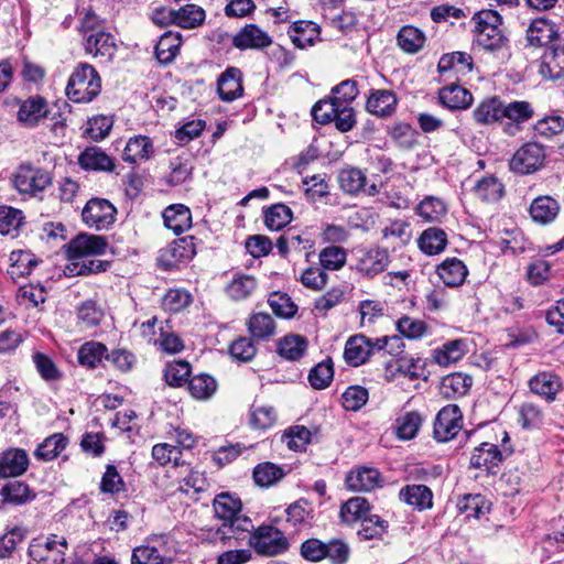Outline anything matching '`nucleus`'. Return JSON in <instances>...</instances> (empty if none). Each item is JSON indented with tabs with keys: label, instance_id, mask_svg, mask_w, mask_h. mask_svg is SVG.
Instances as JSON below:
<instances>
[{
	"label": "nucleus",
	"instance_id": "393cba45",
	"mask_svg": "<svg viewBox=\"0 0 564 564\" xmlns=\"http://www.w3.org/2000/svg\"><path fill=\"white\" fill-rule=\"evenodd\" d=\"M154 154L153 142L149 137L134 135L124 147L122 160L128 163L150 160Z\"/></svg>",
	"mask_w": 564,
	"mask_h": 564
},
{
	"label": "nucleus",
	"instance_id": "a878e982",
	"mask_svg": "<svg viewBox=\"0 0 564 564\" xmlns=\"http://www.w3.org/2000/svg\"><path fill=\"white\" fill-rule=\"evenodd\" d=\"M399 498L419 511L433 506V492L425 485H408L400 490Z\"/></svg>",
	"mask_w": 564,
	"mask_h": 564
},
{
	"label": "nucleus",
	"instance_id": "c9c22d12",
	"mask_svg": "<svg viewBox=\"0 0 564 564\" xmlns=\"http://www.w3.org/2000/svg\"><path fill=\"white\" fill-rule=\"evenodd\" d=\"M247 327L252 338L258 340L270 339L275 334V323L268 313H254L248 322Z\"/></svg>",
	"mask_w": 564,
	"mask_h": 564
},
{
	"label": "nucleus",
	"instance_id": "79ce46f5",
	"mask_svg": "<svg viewBox=\"0 0 564 564\" xmlns=\"http://www.w3.org/2000/svg\"><path fill=\"white\" fill-rule=\"evenodd\" d=\"M474 117L477 122L484 124L501 121L502 102L497 97L486 99L474 110Z\"/></svg>",
	"mask_w": 564,
	"mask_h": 564
},
{
	"label": "nucleus",
	"instance_id": "6ab92c4d",
	"mask_svg": "<svg viewBox=\"0 0 564 564\" xmlns=\"http://www.w3.org/2000/svg\"><path fill=\"white\" fill-rule=\"evenodd\" d=\"M438 100L449 110H463L473 104V95L463 86L449 84L438 90Z\"/></svg>",
	"mask_w": 564,
	"mask_h": 564
},
{
	"label": "nucleus",
	"instance_id": "864d4df0",
	"mask_svg": "<svg viewBox=\"0 0 564 564\" xmlns=\"http://www.w3.org/2000/svg\"><path fill=\"white\" fill-rule=\"evenodd\" d=\"M458 508L468 518L479 519L490 511V502L481 495H467L458 502Z\"/></svg>",
	"mask_w": 564,
	"mask_h": 564
},
{
	"label": "nucleus",
	"instance_id": "37998d69",
	"mask_svg": "<svg viewBox=\"0 0 564 564\" xmlns=\"http://www.w3.org/2000/svg\"><path fill=\"white\" fill-rule=\"evenodd\" d=\"M347 250L339 246H328L321 250L318 260L321 268L326 271H338L347 262Z\"/></svg>",
	"mask_w": 564,
	"mask_h": 564
},
{
	"label": "nucleus",
	"instance_id": "c85d7f7f",
	"mask_svg": "<svg viewBox=\"0 0 564 564\" xmlns=\"http://www.w3.org/2000/svg\"><path fill=\"white\" fill-rule=\"evenodd\" d=\"M503 459L502 452L492 443H481L471 454L470 466L490 470L498 466Z\"/></svg>",
	"mask_w": 564,
	"mask_h": 564
},
{
	"label": "nucleus",
	"instance_id": "cd10ccee",
	"mask_svg": "<svg viewBox=\"0 0 564 564\" xmlns=\"http://www.w3.org/2000/svg\"><path fill=\"white\" fill-rule=\"evenodd\" d=\"M164 225L175 235H181L192 226V214L188 207L182 204L171 205L163 212Z\"/></svg>",
	"mask_w": 564,
	"mask_h": 564
},
{
	"label": "nucleus",
	"instance_id": "680f3d73",
	"mask_svg": "<svg viewBox=\"0 0 564 564\" xmlns=\"http://www.w3.org/2000/svg\"><path fill=\"white\" fill-rule=\"evenodd\" d=\"M191 365L185 360L169 362L164 370V377L170 386L180 387L188 380Z\"/></svg>",
	"mask_w": 564,
	"mask_h": 564
},
{
	"label": "nucleus",
	"instance_id": "e433bc0d",
	"mask_svg": "<svg viewBox=\"0 0 564 564\" xmlns=\"http://www.w3.org/2000/svg\"><path fill=\"white\" fill-rule=\"evenodd\" d=\"M193 254V246L185 239H181L162 252V265L164 269H172L180 262L192 258Z\"/></svg>",
	"mask_w": 564,
	"mask_h": 564
},
{
	"label": "nucleus",
	"instance_id": "f257e3e1",
	"mask_svg": "<svg viewBox=\"0 0 564 564\" xmlns=\"http://www.w3.org/2000/svg\"><path fill=\"white\" fill-rule=\"evenodd\" d=\"M101 90V78L94 66L79 64L68 78L66 95L74 102H90Z\"/></svg>",
	"mask_w": 564,
	"mask_h": 564
},
{
	"label": "nucleus",
	"instance_id": "c03bdc74",
	"mask_svg": "<svg viewBox=\"0 0 564 564\" xmlns=\"http://www.w3.org/2000/svg\"><path fill=\"white\" fill-rule=\"evenodd\" d=\"M370 505L362 497H354L341 505L340 519L345 523H354L361 521L367 514H369Z\"/></svg>",
	"mask_w": 564,
	"mask_h": 564
},
{
	"label": "nucleus",
	"instance_id": "7c9ffc66",
	"mask_svg": "<svg viewBox=\"0 0 564 564\" xmlns=\"http://www.w3.org/2000/svg\"><path fill=\"white\" fill-rule=\"evenodd\" d=\"M215 516L223 521V527H228V521L241 512V501L239 498L221 492L217 495L213 502Z\"/></svg>",
	"mask_w": 564,
	"mask_h": 564
},
{
	"label": "nucleus",
	"instance_id": "f3484780",
	"mask_svg": "<svg viewBox=\"0 0 564 564\" xmlns=\"http://www.w3.org/2000/svg\"><path fill=\"white\" fill-rule=\"evenodd\" d=\"M389 262L390 256L387 249L370 248L358 259L357 270L369 278H373L383 272Z\"/></svg>",
	"mask_w": 564,
	"mask_h": 564
},
{
	"label": "nucleus",
	"instance_id": "a19ab883",
	"mask_svg": "<svg viewBox=\"0 0 564 564\" xmlns=\"http://www.w3.org/2000/svg\"><path fill=\"white\" fill-rule=\"evenodd\" d=\"M474 194L484 202H497L503 195V185L495 176H485L477 181L474 188Z\"/></svg>",
	"mask_w": 564,
	"mask_h": 564
},
{
	"label": "nucleus",
	"instance_id": "5fc2aeb1",
	"mask_svg": "<svg viewBox=\"0 0 564 564\" xmlns=\"http://www.w3.org/2000/svg\"><path fill=\"white\" fill-rule=\"evenodd\" d=\"M422 425V417L415 411L406 412L397 419V435L401 440L415 437Z\"/></svg>",
	"mask_w": 564,
	"mask_h": 564
},
{
	"label": "nucleus",
	"instance_id": "b1692460",
	"mask_svg": "<svg viewBox=\"0 0 564 564\" xmlns=\"http://www.w3.org/2000/svg\"><path fill=\"white\" fill-rule=\"evenodd\" d=\"M529 213L534 223L549 225L556 219L560 213V204L549 195L539 196L532 200Z\"/></svg>",
	"mask_w": 564,
	"mask_h": 564
},
{
	"label": "nucleus",
	"instance_id": "3c124183",
	"mask_svg": "<svg viewBox=\"0 0 564 564\" xmlns=\"http://www.w3.org/2000/svg\"><path fill=\"white\" fill-rule=\"evenodd\" d=\"M284 470L273 463L258 464L253 469L254 482L260 487H270L284 477Z\"/></svg>",
	"mask_w": 564,
	"mask_h": 564
},
{
	"label": "nucleus",
	"instance_id": "69168bd1",
	"mask_svg": "<svg viewBox=\"0 0 564 564\" xmlns=\"http://www.w3.org/2000/svg\"><path fill=\"white\" fill-rule=\"evenodd\" d=\"M503 119H509L513 123H522L533 116V109L528 101H512L508 105L502 104Z\"/></svg>",
	"mask_w": 564,
	"mask_h": 564
},
{
	"label": "nucleus",
	"instance_id": "f8f14e48",
	"mask_svg": "<svg viewBox=\"0 0 564 564\" xmlns=\"http://www.w3.org/2000/svg\"><path fill=\"white\" fill-rule=\"evenodd\" d=\"M85 50L94 57L110 62L117 52L116 39L105 30H97V32L86 35Z\"/></svg>",
	"mask_w": 564,
	"mask_h": 564
},
{
	"label": "nucleus",
	"instance_id": "6e6d98bb",
	"mask_svg": "<svg viewBox=\"0 0 564 564\" xmlns=\"http://www.w3.org/2000/svg\"><path fill=\"white\" fill-rule=\"evenodd\" d=\"M473 384L471 377L460 372L452 373L442 381V389L446 397L464 395Z\"/></svg>",
	"mask_w": 564,
	"mask_h": 564
},
{
	"label": "nucleus",
	"instance_id": "473e14b6",
	"mask_svg": "<svg viewBox=\"0 0 564 564\" xmlns=\"http://www.w3.org/2000/svg\"><path fill=\"white\" fill-rule=\"evenodd\" d=\"M420 250L427 254H438L447 246V235L443 229L431 227L425 229L417 239Z\"/></svg>",
	"mask_w": 564,
	"mask_h": 564
},
{
	"label": "nucleus",
	"instance_id": "0e129e2a",
	"mask_svg": "<svg viewBox=\"0 0 564 564\" xmlns=\"http://www.w3.org/2000/svg\"><path fill=\"white\" fill-rule=\"evenodd\" d=\"M464 356V343L462 340H452L443 345L436 351L435 361L440 366H449L457 362Z\"/></svg>",
	"mask_w": 564,
	"mask_h": 564
},
{
	"label": "nucleus",
	"instance_id": "4d7b16f0",
	"mask_svg": "<svg viewBox=\"0 0 564 564\" xmlns=\"http://www.w3.org/2000/svg\"><path fill=\"white\" fill-rule=\"evenodd\" d=\"M182 451L178 446L167 443L156 444L152 448V457L162 466L173 463L174 466L184 465Z\"/></svg>",
	"mask_w": 564,
	"mask_h": 564
},
{
	"label": "nucleus",
	"instance_id": "39448f33",
	"mask_svg": "<svg viewBox=\"0 0 564 564\" xmlns=\"http://www.w3.org/2000/svg\"><path fill=\"white\" fill-rule=\"evenodd\" d=\"M117 208L106 198L89 199L82 210L85 225L97 231L109 229L116 221Z\"/></svg>",
	"mask_w": 564,
	"mask_h": 564
},
{
	"label": "nucleus",
	"instance_id": "9b49d317",
	"mask_svg": "<svg viewBox=\"0 0 564 564\" xmlns=\"http://www.w3.org/2000/svg\"><path fill=\"white\" fill-rule=\"evenodd\" d=\"M338 182L340 188L347 194L356 195L364 192L369 196H375L379 193L377 184L367 186L366 173L357 167L343 169L338 174Z\"/></svg>",
	"mask_w": 564,
	"mask_h": 564
},
{
	"label": "nucleus",
	"instance_id": "20e7f679",
	"mask_svg": "<svg viewBox=\"0 0 564 564\" xmlns=\"http://www.w3.org/2000/svg\"><path fill=\"white\" fill-rule=\"evenodd\" d=\"M249 545L258 555L276 556L289 550L290 542L280 529L272 524H262L250 534Z\"/></svg>",
	"mask_w": 564,
	"mask_h": 564
},
{
	"label": "nucleus",
	"instance_id": "5701e85b",
	"mask_svg": "<svg viewBox=\"0 0 564 564\" xmlns=\"http://www.w3.org/2000/svg\"><path fill=\"white\" fill-rule=\"evenodd\" d=\"M78 164L85 171L112 172L115 161L100 148H86L78 156Z\"/></svg>",
	"mask_w": 564,
	"mask_h": 564
},
{
	"label": "nucleus",
	"instance_id": "e2e57ef3",
	"mask_svg": "<svg viewBox=\"0 0 564 564\" xmlns=\"http://www.w3.org/2000/svg\"><path fill=\"white\" fill-rule=\"evenodd\" d=\"M452 68L457 72L470 70L473 68L471 56L463 52L443 55L438 62V70L443 73Z\"/></svg>",
	"mask_w": 564,
	"mask_h": 564
},
{
	"label": "nucleus",
	"instance_id": "58836bf2",
	"mask_svg": "<svg viewBox=\"0 0 564 564\" xmlns=\"http://www.w3.org/2000/svg\"><path fill=\"white\" fill-rule=\"evenodd\" d=\"M0 496L3 502L12 505H23L35 498V494L22 481H10L6 484L0 490Z\"/></svg>",
	"mask_w": 564,
	"mask_h": 564
},
{
	"label": "nucleus",
	"instance_id": "ea45409f",
	"mask_svg": "<svg viewBox=\"0 0 564 564\" xmlns=\"http://www.w3.org/2000/svg\"><path fill=\"white\" fill-rule=\"evenodd\" d=\"M425 40L424 33L413 25L402 26L397 35L400 48L411 54L423 48Z\"/></svg>",
	"mask_w": 564,
	"mask_h": 564
},
{
	"label": "nucleus",
	"instance_id": "4be33fe9",
	"mask_svg": "<svg viewBox=\"0 0 564 564\" xmlns=\"http://www.w3.org/2000/svg\"><path fill=\"white\" fill-rule=\"evenodd\" d=\"M241 77V70L236 67L227 68L220 75L217 83V90L221 100L230 102L241 97L243 93Z\"/></svg>",
	"mask_w": 564,
	"mask_h": 564
},
{
	"label": "nucleus",
	"instance_id": "13d9d810",
	"mask_svg": "<svg viewBox=\"0 0 564 564\" xmlns=\"http://www.w3.org/2000/svg\"><path fill=\"white\" fill-rule=\"evenodd\" d=\"M358 535L364 540L381 538L388 528V522L377 514H367L361 521Z\"/></svg>",
	"mask_w": 564,
	"mask_h": 564
},
{
	"label": "nucleus",
	"instance_id": "dca6fc26",
	"mask_svg": "<svg viewBox=\"0 0 564 564\" xmlns=\"http://www.w3.org/2000/svg\"><path fill=\"white\" fill-rule=\"evenodd\" d=\"M48 115V105L41 96H32L22 101L18 111V120L25 127L33 128Z\"/></svg>",
	"mask_w": 564,
	"mask_h": 564
},
{
	"label": "nucleus",
	"instance_id": "6e6552de",
	"mask_svg": "<svg viewBox=\"0 0 564 564\" xmlns=\"http://www.w3.org/2000/svg\"><path fill=\"white\" fill-rule=\"evenodd\" d=\"M462 429V412L455 404L444 406L438 411L434 422V437L438 442H448Z\"/></svg>",
	"mask_w": 564,
	"mask_h": 564
},
{
	"label": "nucleus",
	"instance_id": "bb28decb",
	"mask_svg": "<svg viewBox=\"0 0 564 564\" xmlns=\"http://www.w3.org/2000/svg\"><path fill=\"white\" fill-rule=\"evenodd\" d=\"M397 97L393 91L388 89L372 90L366 102V109L372 115L387 117L394 112Z\"/></svg>",
	"mask_w": 564,
	"mask_h": 564
},
{
	"label": "nucleus",
	"instance_id": "412c9836",
	"mask_svg": "<svg viewBox=\"0 0 564 564\" xmlns=\"http://www.w3.org/2000/svg\"><path fill=\"white\" fill-rule=\"evenodd\" d=\"M382 482L380 473L371 467H358L346 477V485L354 491H370L380 487Z\"/></svg>",
	"mask_w": 564,
	"mask_h": 564
},
{
	"label": "nucleus",
	"instance_id": "09e8293b",
	"mask_svg": "<svg viewBox=\"0 0 564 564\" xmlns=\"http://www.w3.org/2000/svg\"><path fill=\"white\" fill-rule=\"evenodd\" d=\"M66 445L67 438L63 434L56 433L46 437L44 442L37 446L34 455L37 459L50 462L56 458Z\"/></svg>",
	"mask_w": 564,
	"mask_h": 564
},
{
	"label": "nucleus",
	"instance_id": "72a5a7b5",
	"mask_svg": "<svg viewBox=\"0 0 564 564\" xmlns=\"http://www.w3.org/2000/svg\"><path fill=\"white\" fill-rule=\"evenodd\" d=\"M254 525L251 519L241 512L237 514L235 518L228 521V527H221L219 532L223 534L221 539L224 541H228L231 539L235 540H245L248 539V543L250 542V534L254 531Z\"/></svg>",
	"mask_w": 564,
	"mask_h": 564
},
{
	"label": "nucleus",
	"instance_id": "c756f323",
	"mask_svg": "<svg viewBox=\"0 0 564 564\" xmlns=\"http://www.w3.org/2000/svg\"><path fill=\"white\" fill-rule=\"evenodd\" d=\"M258 289V281L251 274L237 273L226 286L227 295L234 301L249 299Z\"/></svg>",
	"mask_w": 564,
	"mask_h": 564
},
{
	"label": "nucleus",
	"instance_id": "ddd939ff",
	"mask_svg": "<svg viewBox=\"0 0 564 564\" xmlns=\"http://www.w3.org/2000/svg\"><path fill=\"white\" fill-rule=\"evenodd\" d=\"M530 391L546 402H553L562 389L560 377L551 371H541L529 380Z\"/></svg>",
	"mask_w": 564,
	"mask_h": 564
},
{
	"label": "nucleus",
	"instance_id": "a18cd8bd",
	"mask_svg": "<svg viewBox=\"0 0 564 564\" xmlns=\"http://www.w3.org/2000/svg\"><path fill=\"white\" fill-rule=\"evenodd\" d=\"M291 208L282 203L274 204L264 210V224L270 230H280L292 221Z\"/></svg>",
	"mask_w": 564,
	"mask_h": 564
},
{
	"label": "nucleus",
	"instance_id": "4c0bfd02",
	"mask_svg": "<svg viewBox=\"0 0 564 564\" xmlns=\"http://www.w3.org/2000/svg\"><path fill=\"white\" fill-rule=\"evenodd\" d=\"M206 18L205 10L197 4H185L175 10V25L182 29L200 26Z\"/></svg>",
	"mask_w": 564,
	"mask_h": 564
},
{
	"label": "nucleus",
	"instance_id": "2eb2a0df",
	"mask_svg": "<svg viewBox=\"0 0 564 564\" xmlns=\"http://www.w3.org/2000/svg\"><path fill=\"white\" fill-rule=\"evenodd\" d=\"M271 43L270 35L256 24L246 25L232 39V45L239 50H261Z\"/></svg>",
	"mask_w": 564,
	"mask_h": 564
},
{
	"label": "nucleus",
	"instance_id": "f704fd0d",
	"mask_svg": "<svg viewBox=\"0 0 564 564\" xmlns=\"http://www.w3.org/2000/svg\"><path fill=\"white\" fill-rule=\"evenodd\" d=\"M182 44V35L178 32L167 31L161 35L155 45V56L161 64L171 63L177 55Z\"/></svg>",
	"mask_w": 564,
	"mask_h": 564
},
{
	"label": "nucleus",
	"instance_id": "1a4fd4ad",
	"mask_svg": "<svg viewBox=\"0 0 564 564\" xmlns=\"http://www.w3.org/2000/svg\"><path fill=\"white\" fill-rule=\"evenodd\" d=\"M108 241L104 236L79 234L67 245L69 259H80L90 256H99L106 252Z\"/></svg>",
	"mask_w": 564,
	"mask_h": 564
},
{
	"label": "nucleus",
	"instance_id": "9d476101",
	"mask_svg": "<svg viewBox=\"0 0 564 564\" xmlns=\"http://www.w3.org/2000/svg\"><path fill=\"white\" fill-rule=\"evenodd\" d=\"M377 351L373 340L362 334L350 336L345 345L344 358L351 367L364 365Z\"/></svg>",
	"mask_w": 564,
	"mask_h": 564
},
{
	"label": "nucleus",
	"instance_id": "338daca9",
	"mask_svg": "<svg viewBox=\"0 0 564 564\" xmlns=\"http://www.w3.org/2000/svg\"><path fill=\"white\" fill-rule=\"evenodd\" d=\"M311 432L305 426H292L282 436V441L292 451H303L310 442Z\"/></svg>",
	"mask_w": 564,
	"mask_h": 564
},
{
	"label": "nucleus",
	"instance_id": "2f4dec72",
	"mask_svg": "<svg viewBox=\"0 0 564 564\" xmlns=\"http://www.w3.org/2000/svg\"><path fill=\"white\" fill-rule=\"evenodd\" d=\"M556 35L555 25L543 18L533 20L527 30V40L533 46L545 45L554 40Z\"/></svg>",
	"mask_w": 564,
	"mask_h": 564
},
{
	"label": "nucleus",
	"instance_id": "603ef678",
	"mask_svg": "<svg viewBox=\"0 0 564 564\" xmlns=\"http://www.w3.org/2000/svg\"><path fill=\"white\" fill-rule=\"evenodd\" d=\"M107 347L97 341L84 344L78 350V361L90 369L96 368L107 356Z\"/></svg>",
	"mask_w": 564,
	"mask_h": 564
},
{
	"label": "nucleus",
	"instance_id": "052dcab7",
	"mask_svg": "<svg viewBox=\"0 0 564 564\" xmlns=\"http://www.w3.org/2000/svg\"><path fill=\"white\" fill-rule=\"evenodd\" d=\"M23 221L22 212L10 206H0V234L13 235Z\"/></svg>",
	"mask_w": 564,
	"mask_h": 564
},
{
	"label": "nucleus",
	"instance_id": "7ed1b4c3",
	"mask_svg": "<svg viewBox=\"0 0 564 564\" xmlns=\"http://www.w3.org/2000/svg\"><path fill=\"white\" fill-rule=\"evenodd\" d=\"M66 550L67 542L64 536L52 534L33 539L28 549L29 564H63Z\"/></svg>",
	"mask_w": 564,
	"mask_h": 564
},
{
	"label": "nucleus",
	"instance_id": "0eeeda50",
	"mask_svg": "<svg viewBox=\"0 0 564 564\" xmlns=\"http://www.w3.org/2000/svg\"><path fill=\"white\" fill-rule=\"evenodd\" d=\"M52 182L47 171L32 166L21 165L13 175V186L22 194H36L44 191Z\"/></svg>",
	"mask_w": 564,
	"mask_h": 564
},
{
	"label": "nucleus",
	"instance_id": "aec40b11",
	"mask_svg": "<svg viewBox=\"0 0 564 564\" xmlns=\"http://www.w3.org/2000/svg\"><path fill=\"white\" fill-rule=\"evenodd\" d=\"M436 273L446 286L458 288L465 282L468 269L460 259L446 258L437 265Z\"/></svg>",
	"mask_w": 564,
	"mask_h": 564
},
{
	"label": "nucleus",
	"instance_id": "4468645a",
	"mask_svg": "<svg viewBox=\"0 0 564 564\" xmlns=\"http://www.w3.org/2000/svg\"><path fill=\"white\" fill-rule=\"evenodd\" d=\"M28 453L22 448H10L0 455V478L18 477L29 467Z\"/></svg>",
	"mask_w": 564,
	"mask_h": 564
},
{
	"label": "nucleus",
	"instance_id": "8fccbe9b",
	"mask_svg": "<svg viewBox=\"0 0 564 564\" xmlns=\"http://www.w3.org/2000/svg\"><path fill=\"white\" fill-rule=\"evenodd\" d=\"M445 203L437 197L427 196L416 207V214L425 221L436 223L445 216Z\"/></svg>",
	"mask_w": 564,
	"mask_h": 564
},
{
	"label": "nucleus",
	"instance_id": "f03ea898",
	"mask_svg": "<svg viewBox=\"0 0 564 564\" xmlns=\"http://www.w3.org/2000/svg\"><path fill=\"white\" fill-rule=\"evenodd\" d=\"M473 21L479 46L491 52L505 46L507 40L501 30V17L497 11L481 10L475 13Z\"/></svg>",
	"mask_w": 564,
	"mask_h": 564
},
{
	"label": "nucleus",
	"instance_id": "423d86ee",
	"mask_svg": "<svg viewBox=\"0 0 564 564\" xmlns=\"http://www.w3.org/2000/svg\"><path fill=\"white\" fill-rule=\"evenodd\" d=\"M544 148L539 143L529 142L516 151L509 162V166L512 172L527 175L540 170L544 164Z\"/></svg>",
	"mask_w": 564,
	"mask_h": 564
},
{
	"label": "nucleus",
	"instance_id": "bf43d9fd",
	"mask_svg": "<svg viewBox=\"0 0 564 564\" xmlns=\"http://www.w3.org/2000/svg\"><path fill=\"white\" fill-rule=\"evenodd\" d=\"M32 360L39 375L44 381H57L62 378V372L47 355L42 352H34Z\"/></svg>",
	"mask_w": 564,
	"mask_h": 564
},
{
	"label": "nucleus",
	"instance_id": "49530a36",
	"mask_svg": "<svg viewBox=\"0 0 564 564\" xmlns=\"http://www.w3.org/2000/svg\"><path fill=\"white\" fill-rule=\"evenodd\" d=\"M217 390V381L214 377L200 373L188 380V391L197 400L212 398Z\"/></svg>",
	"mask_w": 564,
	"mask_h": 564
},
{
	"label": "nucleus",
	"instance_id": "774afa93",
	"mask_svg": "<svg viewBox=\"0 0 564 564\" xmlns=\"http://www.w3.org/2000/svg\"><path fill=\"white\" fill-rule=\"evenodd\" d=\"M131 564H164V557L156 547L142 545L133 550Z\"/></svg>",
	"mask_w": 564,
	"mask_h": 564
},
{
	"label": "nucleus",
	"instance_id": "a211bd4d",
	"mask_svg": "<svg viewBox=\"0 0 564 564\" xmlns=\"http://www.w3.org/2000/svg\"><path fill=\"white\" fill-rule=\"evenodd\" d=\"M539 73L549 80H557L564 77V46L545 50L541 57Z\"/></svg>",
	"mask_w": 564,
	"mask_h": 564
},
{
	"label": "nucleus",
	"instance_id": "de8ad7c7",
	"mask_svg": "<svg viewBox=\"0 0 564 564\" xmlns=\"http://www.w3.org/2000/svg\"><path fill=\"white\" fill-rule=\"evenodd\" d=\"M307 348V340L300 335H289L280 339L278 351L289 360H299Z\"/></svg>",
	"mask_w": 564,
	"mask_h": 564
}]
</instances>
